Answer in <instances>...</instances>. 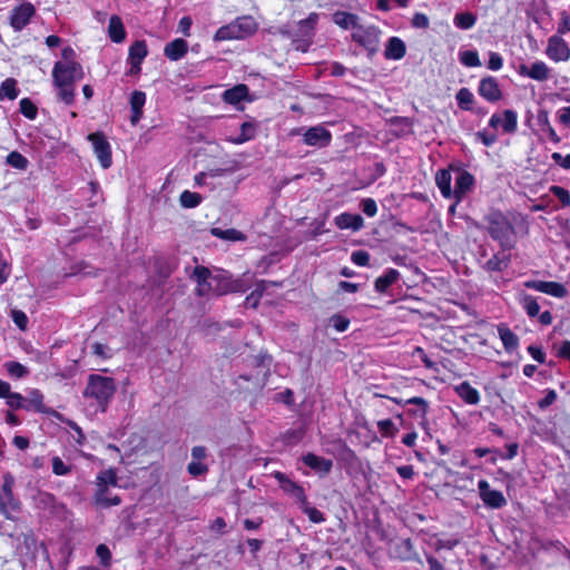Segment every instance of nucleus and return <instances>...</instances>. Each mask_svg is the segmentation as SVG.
I'll return each instance as SVG.
<instances>
[{
  "instance_id": "nucleus-40",
  "label": "nucleus",
  "mask_w": 570,
  "mask_h": 570,
  "mask_svg": "<svg viewBox=\"0 0 570 570\" xmlns=\"http://www.w3.org/2000/svg\"><path fill=\"white\" fill-rule=\"evenodd\" d=\"M476 18L470 12L458 13L454 17V24L462 30H469L475 24Z\"/></svg>"
},
{
  "instance_id": "nucleus-20",
  "label": "nucleus",
  "mask_w": 570,
  "mask_h": 570,
  "mask_svg": "<svg viewBox=\"0 0 570 570\" xmlns=\"http://www.w3.org/2000/svg\"><path fill=\"white\" fill-rule=\"evenodd\" d=\"M302 460L308 468L323 475L328 474L333 466L332 460L318 456L314 453L305 454Z\"/></svg>"
},
{
  "instance_id": "nucleus-12",
  "label": "nucleus",
  "mask_w": 570,
  "mask_h": 570,
  "mask_svg": "<svg viewBox=\"0 0 570 570\" xmlns=\"http://www.w3.org/2000/svg\"><path fill=\"white\" fill-rule=\"evenodd\" d=\"M479 495L483 503L491 509H500L507 504V500L501 491L492 490L487 480L478 482Z\"/></svg>"
},
{
  "instance_id": "nucleus-37",
  "label": "nucleus",
  "mask_w": 570,
  "mask_h": 570,
  "mask_svg": "<svg viewBox=\"0 0 570 570\" xmlns=\"http://www.w3.org/2000/svg\"><path fill=\"white\" fill-rule=\"evenodd\" d=\"M429 546L434 549L435 551L440 550H452L454 547L459 544V539L456 538H448V539H441L436 535H433L429 540Z\"/></svg>"
},
{
  "instance_id": "nucleus-6",
  "label": "nucleus",
  "mask_w": 570,
  "mask_h": 570,
  "mask_svg": "<svg viewBox=\"0 0 570 570\" xmlns=\"http://www.w3.org/2000/svg\"><path fill=\"white\" fill-rule=\"evenodd\" d=\"M2 479L3 482L0 485V514L8 520H16L21 510V503L13 493L16 480L9 472L4 473Z\"/></svg>"
},
{
  "instance_id": "nucleus-43",
  "label": "nucleus",
  "mask_w": 570,
  "mask_h": 570,
  "mask_svg": "<svg viewBox=\"0 0 570 570\" xmlns=\"http://www.w3.org/2000/svg\"><path fill=\"white\" fill-rule=\"evenodd\" d=\"M7 164L16 169L24 170L28 167L29 161L19 151H11L7 156Z\"/></svg>"
},
{
  "instance_id": "nucleus-17",
  "label": "nucleus",
  "mask_w": 570,
  "mask_h": 570,
  "mask_svg": "<svg viewBox=\"0 0 570 570\" xmlns=\"http://www.w3.org/2000/svg\"><path fill=\"white\" fill-rule=\"evenodd\" d=\"M479 95L490 102L499 101L502 98V91L494 77L482 78L478 87Z\"/></svg>"
},
{
  "instance_id": "nucleus-57",
  "label": "nucleus",
  "mask_w": 570,
  "mask_h": 570,
  "mask_svg": "<svg viewBox=\"0 0 570 570\" xmlns=\"http://www.w3.org/2000/svg\"><path fill=\"white\" fill-rule=\"evenodd\" d=\"M96 554L100 559L102 566L108 567L111 560V552L106 544H99L96 548Z\"/></svg>"
},
{
  "instance_id": "nucleus-7",
  "label": "nucleus",
  "mask_w": 570,
  "mask_h": 570,
  "mask_svg": "<svg viewBox=\"0 0 570 570\" xmlns=\"http://www.w3.org/2000/svg\"><path fill=\"white\" fill-rule=\"evenodd\" d=\"M488 229L491 237L498 240L501 246H511L514 233L512 226L503 215H491Z\"/></svg>"
},
{
  "instance_id": "nucleus-58",
  "label": "nucleus",
  "mask_w": 570,
  "mask_h": 570,
  "mask_svg": "<svg viewBox=\"0 0 570 570\" xmlns=\"http://www.w3.org/2000/svg\"><path fill=\"white\" fill-rule=\"evenodd\" d=\"M570 32V14L567 11L560 13L557 33L563 35Z\"/></svg>"
},
{
  "instance_id": "nucleus-21",
  "label": "nucleus",
  "mask_w": 570,
  "mask_h": 570,
  "mask_svg": "<svg viewBox=\"0 0 570 570\" xmlns=\"http://www.w3.org/2000/svg\"><path fill=\"white\" fill-rule=\"evenodd\" d=\"M401 277L397 269L387 268L381 276L374 282V289L380 294H386L387 289L395 284Z\"/></svg>"
},
{
  "instance_id": "nucleus-28",
  "label": "nucleus",
  "mask_w": 570,
  "mask_h": 570,
  "mask_svg": "<svg viewBox=\"0 0 570 570\" xmlns=\"http://www.w3.org/2000/svg\"><path fill=\"white\" fill-rule=\"evenodd\" d=\"M406 53V47L402 39L391 37L385 48V58L391 60H400Z\"/></svg>"
},
{
  "instance_id": "nucleus-46",
  "label": "nucleus",
  "mask_w": 570,
  "mask_h": 570,
  "mask_svg": "<svg viewBox=\"0 0 570 570\" xmlns=\"http://www.w3.org/2000/svg\"><path fill=\"white\" fill-rule=\"evenodd\" d=\"M303 512L314 523H322L325 521L324 514L316 508L311 507L306 500V504H301Z\"/></svg>"
},
{
  "instance_id": "nucleus-48",
  "label": "nucleus",
  "mask_w": 570,
  "mask_h": 570,
  "mask_svg": "<svg viewBox=\"0 0 570 570\" xmlns=\"http://www.w3.org/2000/svg\"><path fill=\"white\" fill-rule=\"evenodd\" d=\"M6 404L11 407L12 410H24L26 400L24 396L17 392H11L9 395L4 399Z\"/></svg>"
},
{
  "instance_id": "nucleus-4",
  "label": "nucleus",
  "mask_w": 570,
  "mask_h": 570,
  "mask_svg": "<svg viewBox=\"0 0 570 570\" xmlns=\"http://www.w3.org/2000/svg\"><path fill=\"white\" fill-rule=\"evenodd\" d=\"M96 491L94 494L95 503L102 508L115 507L121 503L118 495H114L111 488L118 485L117 471L112 468L100 471L95 481Z\"/></svg>"
},
{
  "instance_id": "nucleus-5",
  "label": "nucleus",
  "mask_w": 570,
  "mask_h": 570,
  "mask_svg": "<svg viewBox=\"0 0 570 570\" xmlns=\"http://www.w3.org/2000/svg\"><path fill=\"white\" fill-rule=\"evenodd\" d=\"M257 29L258 23L252 16H242L218 28L214 41L242 40L253 36Z\"/></svg>"
},
{
  "instance_id": "nucleus-35",
  "label": "nucleus",
  "mask_w": 570,
  "mask_h": 570,
  "mask_svg": "<svg viewBox=\"0 0 570 570\" xmlns=\"http://www.w3.org/2000/svg\"><path fill=\"white\" fill-rule=\"evenodd\" d=\"M19 95L17 89V80L13 78H7L0 86V100L9 99L14 100Z\"/></svg>"
},
{
  "instance_id": "nucleus-63",
  "label": "nucleus",
  "mask_w": 570,
  "mask_h": 570,
  "mask_svg": "<svg viewBox=\"0 0 570 570\" xmlns=\"http://www.w3.org/2000/svg\"><path fill=\"white\" fill-rule=\"evenodd\" d=\"M412 355L419 356L426 368H433L435 365L434 362L431 361V358L426 355L425 351L421 346L414 347Z\"/></svg>"
},
{
  "instance_id": "nucleus-53",
  "label": "nucleus",
  "mask_w": 570,
  "mask_h": 570,
  "mask_svg": "<svg viewBox=\"0 0 570 570\" xmlns=\"http://www.w3.org/2000/svg\"><path fill=\"white\" fill-rule=\"evenodd\" d=\"M188 473L193 476L206 474L208 466L203 461H190L187 466Z\"/></svg>"
},
{
  "instance_id": "nucleus-34",
  "label": "nucleus",
  "mask_w": 570,
  "mask_h": 570,
  "mask_svg": "<svg viewBox=\"0 0 570 570\" xmlns=\"http://www.w3.org/2000/svg\"><path fill=\"white\" fill-rule=\"evenodd\" d=\"M148 55L146 41L137 40L129 47L128 61H135L136 65H141Z\"/></svg>"
},
{
  "instance_id": "nucleus-14",
  "label": "nucleus",
  "mask_w": 570,
  "mask_h": 570,
  "mask_svg": "<svg viewBox=\"0 0 570 570\" xmlns=\"http://www.w3.org/2000/svg\"><path fill=\"white\" fill-rule=\"evenodd\" d=\"M332 134L322 126H314L308 128L303 137V141L312 147H326L331 144Z\"/></svg>"
},
{
  "instance_id": "nucleus-32",
  "label": "nucleus",
  "mask_w": 570,
  "mask_h": 570,
  "mask_svg": "<svg viewBox=\"0 0 570 570\" xmlns=\"http://www.w3.org/2000/svg\"><path fill=\"white\" fill-rule=\"evenodd\" d=\"M537 292L551 295L553 297L562 298L567 295L568 291L564 285L557 282H537Z\"/></svg>"
},
{
  "instance_id": "nucleus-47",
  "label": "nucleus",
  "mask_w": 570,
  "mask_h": 570,
  "mask_svg": "<svg viewBox=\"0 0 570 570\" xmlns=\"http://www.w3.org/2000/svg\"><path fill=\"white\" fill-rule=\"evenodd\" d=\"M213 235L219 237V238H223V239H228V240H242L244 237H243V234L234 228H230V229H219V228H213L212 230Z\"/></svg>"
},
{
  "instance_id": "nucleus-64",
  "label": "nucleus",
  "mask_w": 570,
  "mask_h": 570,
  "mask_svg": "<svg viewBox=\"0 0 570 570\" xmlns=\"http://www.w3.org/2000/svg\"><path fill=\"white\" fill-rule=\"evenodd\" d=\"M557 117L562 125L570 127V106L560 108L557 111Z\"/></svg>"
},
{
  "instance_id": "nucleus-44",
  "label": "nucleus",
  "mask_w": 570,
  "mask_h": 570,
  "mask_svg": "<svg viewBox=\"0 0 570 570\" xmlns=\"http://www.w3.org/2000/svg\"><path fill=\"white\" fill-rule=\"evenodd\" d=\"M20 112L30 120L36 119L38 108L29 98H22L19 102Z\"/></svg>"
},
{
  "instance_id": "nucleus-33",
  "label": "nucleus",
  "mask_w": 570,
  "mask_h": 570,
  "mask_svg": "<svg viewBox=\"0 0 570 570\" xmlns=\"http://www.w3.org/2000/svg\"><path fill=\"white\" fill-rule=\"evenodd\" d=\"M320 16L316 12L308 14L306 19L298 22V31L304 37L311 40L315 32V27L318 22Z\"/></svg>"
},
{
  "instance_id": "nucleus-31",
  "label": "nucleus",
  "mask_w": 570,
  "mask_h": 570,
  "mask_svg": "<svg viewBox=\"0 0 570 570\" xmlns=\"http://www.w3.org/2000/svg\"><path fill=\"white\" fill-rule=\"evenodd\" d=\"M452 176L450 170L440 169L435 175V183L444 198H452L453 193L451 188Z\"/></svg>"
},
{
  "instance_id": "nucleus-16",
  "label": "nucleus",
  "mask_w": 570,
  "mask_h": 570,
  "mask_svg": "<svg viewBox=\"0 0 570 570\" xmlns=\"http://www.w3.org/2000/svg\"><path fill=\"white\" fill-rule=\"evenodd\" d=\"M455 185L452 189L456 204L460 203L464 196L472 189L474 185V177L466 170L455 169Z\"/></svg>"
},
{
  "instance_id": "nucleus-49",
  "label": "nucleus",
  "mask_w": 570,
  "mask_h": 570,
  "mask_svg": "<svg viewBox=\"0 0 570 570\" xmlns=\"http://www.w3.org/2000/svg\"><path fill=\"white\" fill-rule=\"evenodd\" d=\"M518 301L527 311L530 317H534V298L531 295L525 294L523 291L518 293Z\"/></svg>"
},
{
  "instance_id": "nucleus-52",
  "label": "nucleus",
  "mask_w": 570,
  "mask_h": 570,
  "mask_svg": "<svg viewBox=\"0 0 570 570\" xmlns=\"http://www.w3.org/2000/svg\"><path fill=\"white\" fill-rule=\"evenodd\" d=\"M550 193L560 200L562 206H570V193L568 189L553 185L550 187Z\"/></svg>"
},
{
  "instance_id": "nucleus-59",
  "label": "nucleus",
  "mask_w": 570,
  "mask_h": 570,
  "mask_svg": "<svg viewBox=\"0 0 570 570\" xmlns=\"http://www.w3.org/2000/svg\"><path fill=\"white\" fill-rule=\"evenodd\" d=\"M411 23L414 28L426 29L430 24V21L426 14L416 12L412 18Z\"/></svg>"
},
{
  "instance_id": "nucleus-8",
  "label": "nucleus",
  "mask_w": 570,
  "mask_h": 570,
  "mask_svg": "<svg viewBox=\"0 0 570 570\" xmlns=\"http://www.w3.org/2000/svg\"><path fill=\"white\" fill-rule=\"evenodd\" d=\"M351 38L367 51L376 52L380 43V30L375 26H363L358 23L352 31Z\"/></svg>"
},
{
  "instance_id": "nucleus-39",
  "label": "nucleus",
  "mask_w": 570,
  "mask_h": 570,
  "mask_svg": "<svg viewBox=\"0 0 570 570\" xmlns=\"http://www.w3.org/2000/svg\"><path fill=\"white\" fill-rule=\"evenodd\" d=\"M9 376L13 379H22L29 374V370L19 362L9 361L3 364Z\"/></svg>"
},
{
  "instance_id": "nucleus-51",
  "label": "nucleus",
  "mask_w": 570,
  "mask_h": 570,
  "mask_svg": "<svg viewBox=\"0 0 570 570\" xmlns=\"http://www.w3.org/2000/svg\"><path fill=\"white\" fill-rule=\"evenodd\" d=\"M377 429L383 436H394L397 429L391 419L381 420L377 422Z\"/></svg>"
},
{
  "instance_id": "nucleus-2",
  "label": "nucleus",
  "mask_w": 570,
  "mask_h": 570,
  "mask_svg": "<svg viewBox=\"0 0 570 570\" xmlns=\"http://www.w3.org/2000/svg\"><path fill=\"white\" fill-rule=\"evenodd\" d=\"M83 70L80 63H61L57 61L52 68V82L57 97L66 105L75 101V83L82 79Z\"/></svg>"
},
{
  "instance_id": "nucleus-36",
  "label": "nucleus",
  "mask_w": 570,
  "mask_h": 570,
  "mask_svg": "<svg viewBox=\"0 0 570 570\" xmlns=\"http://www.w3.org/2000/svg\"><path fill=\"white\" fill-rule=\"evenodd\" d=\"M256 135V125L249 121L243 122L240 126V134L232 138L230 141L236 145L244 144L253 139Z\"/></svg>"
},
{
  "instance_id": "nucleus-3",
  "label": "nucleus",
  "mask_w": 570,
  "mask_h": 570,
  "mask_svg": "<svg viewBox=\"0 0 570 570\" xmlns=\"http://www.w3.org/2000/svg\"><path fill=\"white\" fill-rule=\"evenodd\" d=\"M116 383L112 377L100 374H90L83 391L86 399H92L97 407L105 412L116 392Z\"/></svg>"
},
{
  "instance_id": "nucleus-50",
  "label": "nucleus",
  "mask_w": 570,
  "mask_h": 570,
  "mask_svg": "<svg viewBox=\"0 0 570 570\" xmlns=\"http://www.w3.org/2000/svg\"><path fill=\"white\" fill-rule=\"evenodd\" d=\"M330 324L337 332H345L350 326V320L341 314H334L330 317Z\"/></svg>"
},
{
  "instance_id": "nucleus-41",
  "label": "nucleus",
  "mask_w": 570,
  "mask_h": 570,
  "mask_svg": "<svg viewBox=\"0 0 570 570\" xmlns=\"http://www.w3.org/2000/svg\"><path fill=\"white\" fill-rule=\"evenodd\" d=\"M179 200L183 207L194 208L200 204L202 196L197 193L185 190L180 194Z\"/></svg>"
},
{
  "instance_id": "nucleus-55",
  "label": "nucleus",
  "mask_w": 570,
  "mask_h": 570,
  "mask_svg": "<svg viewBox=\"0 0 570 570\" xmlns=\"http://www.w3.org/2000/svg\"><path fill=\"white\" fill-rule=\"evenodd\" d=\"M351 261L357 266H367L370 263V254L366 250H355L351 255Z\"/></svg>"
},
{
  "instance_id": "nucleus-29",
  "label": "nucleus",
  "mask_w": 570,
  "mask_h": 570,
  "mask_svg": "<svg viewBox=\"0 0 570 570\" xmlns=\"http://www.w3.org/2000/svg\"><path fill=\"white\" fill-rule=\"evenodd\" d=\"M126 30L120 17L114 14L109 19L108 36L115 43H121L126 39Z\"/></svg>"
},
{
  "instance_id": "nucleus-19",
  "label": "nucleus",
  "mask_w": 570,
  "mask_h": 570,
  "mask_svg": "<svg viewBox=\"0 0 570 570\" xmlns=\"http://www.w3.org/2000/svg\"><path fill=\"white\" fill-rule=\"evenodd\" d=\"M334 224L340 229L358 232L364 227V219L358 214L342 213L334 218Z\"/></svg>"
},
{
  "instance_id": "nucleus-42",
  "label": "nucleus",
  "mask_w": 570,
  "mask_h": 570,
  "mask_svg": "<svg viewBox=\"0 0 570 570\" xmlns=\"http://www.w3.org/2000/svg\"><path fill=\"white\" fill-rule=\"evenodd\" d=\"M266 287H267L266 281L258 282L256 284L255 289L246 297V301H245L246 305L256 307L258 305V302H259L261 297L263 296V292L266 289Z\"/></svg>"
},
{
  "instance_id": "nucleus-30",
  "label": "nucleus",
  "mask_w": 570,
  "mask_h": 570,
  "mask_svg": "<svg viewBox=\"0 0 570 570\" xmlns=\"http://www.w3.org/2000/svg\"><path fill=\"white\" fill-rule=\"evenodd\" d=\"M456 394L468 404L475 405L480 402V393L470 383L462 382L454 387Z\"/></svg>"
},
{
  "instance_id": "nucleus-62",
  "label": "nucleus",
  "mask_w": 570,
  "mask_h": 570,
  "mask_svg": "<svg viewBox=\"0 0 570 570\" xmlns=\"http://www.w3.org/2000/svg\"><path fill=\"white\" fill-rule=\"evenodd\" d=\"M92 352L95 355L104 360L109 358L111 356L110 348L102 343L92 344Z\"/></svg>"
},
{
  "instance_id": "nucleus-9",
  "label": "nucleus",
  "mask_w": 570,
  "mask_h": 570,
  "mask_svg": "<svg viewBox=\"0 0 570 570\" xmlns=\"http://www.w3.org/2000/svg\"><path fill=\"white\" fill-rule=\"evenodd\" d=\"M35 14V6L30 2H22L11 10L9 23L14 31H21L27 27Z\"/></svg>"
},
{
  "instance_id": "nucleus-13",
  "label": "nucleus",
  "mask_w": 570,
  "mask_h": 570,
  "mask_svg": "<svg viewBox=\"0 0 570 570\" xmlns=\"http://www.w3.org/2000/svg\"><path fill=\"white\" fill-rule=\"evenodd\" d=\"M273 476L278 481L281 489L295 498L301 504H306V494L302 485L287 478L283 472L276 471Z\"/></svg>"
},
{
  "instance_id": "nucleus-38",
  "label": "nucleus",
  "mask_w": 570,
  "mask_h": 570,
  "mask_svg": "<svg viewBox=\"0 0 570 570\" xmlns=\"http://www.w3.org/2000/svg\"><path fill=\"white\" fill-rule=\"evenodd\" d=\"M455 99L458 102V106L463 110H471L472 104L474 101V95L472 91L468 88H461L456 95Z\"/></svg>"
},
{
  "instance_id": "nucleus-27",
  "label": "nucleus",
  "mask_w": 570,
  "mask_h": 570,
  "mask_svg": "<svg viewBox=\"0 0 570 570\" xmlns=\"http://www.w3.org/2000/svg\"><path fill=\"white\" fill-rule=\"evenodd\" d=\"M249 89L246 85H237L223 92V100L229 105H237L248 98Z\"/></svg>"
},
{
  "instance_id": "nucleus-18",
  "label": "nucleus",
  "mask_w": 570,
  "mask_h": 570,
  "mask_svg": "<svg viewBox=\"0 0 570 570\" xmlns=\"http://www.w3.org/2000/svg\"><path fill=\"white\" fill-rule=\"evenodd\" d=\"M405 403H411L413 405V409L407 410V414L420 419V426L423 429H428V412H429V402L420 396H414L411 399H406Z\"/></svg>"
},
{
  "instance_id": "nucleus-26",
  "label": "nucleus",
  "mask_w": 570,
  "mask_h": 570,
  "mask_svg": "<svg viewBox=\"0 0 570 570\" xmlns=\"http://www.w3.org/2000/svg\"><path fill=\"white\" fill-rule=\"evenodd\" d=\"M332 20L336 26L344 30H354L360 23L358 16L341 10H337L332 14Z\"/></svg>"
},
{
  "instance_id": "nucleus-1",
  "label": "nucleus",
  "mask_w": 570,
  "mask_h": 570,
  "mask_svg": "<svg viewBox=\"0 0 570 570\" xmlns=\"http://www.w3.org/2000/svg\"><path fill=\"white\" fill-rule=\"evenodd\" d=\"M193 277L197 283L196 293L199 296H219L242 291L239 281H233L226 272L213 274L207 267L197 266Z\"/></svg>"
},
{
  "instance_id": "nucleus-56",
  "label": "nucleus",
  "mask_w": 570,
  "mask_h": 570,
  "mask_svg": "<svg viewBox=\"0 0 570 570\" xmlns=\"http://www.w3.org/2000/svg\"><path fill=\"white\" fill-rule=\"evenodd\" d=\"M363 213L367 217H374L377 214V205L373 198H365L361 203Z\"/></svg>"
},
{
  "instance_id": "nucleus-11",
  "label": "nucleus",
  "mask_w": 570,
  "mask_h": 570,
  "mask_svg": "<svg viewBox=\"0 0 570 570\" xmlns=\"http://www.w3.org/2000/svg\"><path fill=\"white\" fill-rule=\"evenodd\" d=\"M546 53L556 62L568 61L570 59V47L561 35L557 33L549 38Z\"/></svg>"
},
{
  "instance_id": "nucleus-25",
  "label": "nucleus",
  "mask_w": 570,
  "mask_h": 570,
  "mask_svg": "<svg viewBox=\"0 0 570 570\" xmlns=\"http://www.w3.org/2000/svg\"><path fill=\"white\" fill-rule=\"evenodd\" d=\"M146 104V94L142 91H134L130 97L131 117L130 121L135 126L142 117V108Z\"/></svg>"
},
{
  "instance_id": "nucleus-15",
  "label": "nucleus",
  "mask_w": 570,
  "mask_h": 570,
  "mask_svg": "<svg viewBox=\"0 0 570 570\" xmlns=\"http://www.w3.org/2000/svg\"><path fill=\"white\" fill-rule=\"evenodd\" d=\"M489 126L495 130L501 128L503 132L511 134L517 128V114L512 110L493 114L489 120Z\"/></svg>"
},
{
  "instance_id": "nucleus-24",
  "label": "nucleus",
  "mask_w": 570,
  "mask_h": 570,
  "mask_svg": "<svg viewBox=\"0 0 570 570\" xmlns=\"http://www.w3.org/2000/svg\"><path fill=\"white\" fill-rule=\"evenodd\" d=\"M188 51V43L186 40L178 38L165 46L164 53L171 60L177 61L181 59Z\"/></svg>"
},
{
  "instance_id": "nucleus-45",
  "label": "nucleus",
  "mask_w": 570,
  "mask_h": 570,
  "mask_svg": "<svg viewBox=\"0 0 570 570\" xmlns=\"http://www.w3.org/2000/svg\"><path fill=\"white\" fill-rule=\"evenodd\" d=\"M460 61L466 67H480L481 61L479 55L474 50H466L460 53Z\"/></svg>"
},
{
  "instance_id": "nucleus-61",
  "label": "nucleus",
  "mask_w": 570,
  "mask_h": 570,
  "mask_svg": "<svg viewBox=\"0 0 570 570\" xmlns=\"http://www.w3.org/2000/svg\"><path fill=\"white\" fill-rule=\"evenodd\" d=\"M546 395L537 404L540 409H547L557 400V393L554 390H546Z\"/></svg>"
},
{
  "instance_id": "nucleus-10",
  "label": "nucleus",
  "mask_w": 570,
  "mask_h": 570,
  "mask_svg": "<svg viewBox=\"0 0 570 570\" xmlns=\"http://www.w3.org/2000/svg\"><path fill=\"white\" fill-rule=\"evenodd\" d=\"M88 140L92 144L95 155L102 168H109L111 166V147L104 134H90Z\"/></svg>"
},
{
  "instance_id": "nucleus-22",
  "label": "nucleus",
  "mask_w": 570,
  "mask_h": 570,
  "mask_svg": "<svg viewBox=\"0 0 570 570\" xmlns=\"http://www.w3.org/2000/svg\"><path fill=\"white\" fill-rule=\"evenodd\" d=\"M499 337L503 344L505 352L513 353L519 346L518 336L504 323L497 326Z\"/></svg>"
},
{
  "instance_id": "nucleus-23",
  "label": "nucleus",
  "mask_w": 570,
  "mask_h": 570,
  "mask_svg": "<svg viewBox=\"0 0 570 570\" xmlns=\"http://www.w3.org/2000/svg\"><path fill=\"white\" fill-rule=\"evenodd\" d=\"M26 405L24 410L36 411L39 413H48V409L43 403V394L37 389H30L27 391L24 396Z\"/></svg>"
},
{
  "instance_id": "nucleus-60",
  "label": "nucleus",
  "mask_w": 570,
  "mask_h": 570,
  "mask_svg": "<svg viewBox=\"0 0 570 570\" xmlns=\"http://www.w3.org/2000/svg\"><path fill=\"white\" fill-rule=\"evenodd\" d=\"M503 66V59L498 52L489 53L488 68L490 70L497 71L500 70Z\"/></svg>"
},
{
  "instance_id": "nucleus-54",
  "label": "nucleus",
  "mask_w": 570,
  "mask_h": 570,
  "mask_svg": "<svg viewBox=\"0 0 570 570\" xmlns=\"http://www.w3.org/2000/svg\"><path fill=\"white\" fill-rule=\"evenodd\" d=\"M71 470L59 456L52 458V472L56 475H67Z\"/></svg>"
}]
</instances>
